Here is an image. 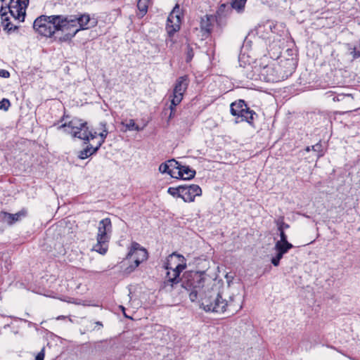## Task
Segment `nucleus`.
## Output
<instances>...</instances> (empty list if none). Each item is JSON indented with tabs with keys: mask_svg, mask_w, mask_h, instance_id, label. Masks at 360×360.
Returning <instances> with one entry per match:
<instances>
[{
	"mask_svg": "<svg viewBox=\"0 0 360 360\" xmlns=\"http://www.w3.org/2000/svg\"><path fill=\"white\" fill-rule=\"evenodd\" d=\"M235 117H236L235 120L236 123L247 122L248 124L252 126L255 118L257 117V115L254 110H250V108L247 105L245 108H243L241 112H238V115H236Z\"/></svg>",
	"mask_w": 360,
	"mask_h": 360,
	"instance_id": "13",
	"label": "nucleus"
},
{
	"mask_svg": "<svg viewBox=\"0 0 360 360\" xmlns=\"http://www.w3.org/2000/svg\"><path fill=\"white\" fill-rule=\"evenodd\" d=\"M306 150L307 151H309L310 150V147L309 146L307 147Z\"/></svg>",
	"mask_w": 360,
	"mask_h": 360,
	"instance_id": "44",
	"label": "nucleus"
},
{
	"mask_svg": "<svg viewBox=\"0 0 360 360\" xmlns=\"http://www.w3.org/2000/svg\"><path fill=\"white\" fill-rule=\"evenodd\" d=\"M64 21L65 34L58 37L60 41H70L79 31L87 30L95 24V22H91L87 13L64 16Z\"/></svg>",
	"mask_w": 360,
	"mask_h": 360,
	"instance_id": "2",
	"label": "nucleus"
},
{
	"mask_svg": "<svg viewBox=\"0 0 360 360\" xmlns=\"http://www.w3.org/2000/svg\"><path fill=\"white\" fill-rule=\"evenodd\" d=\"M64 15H41L33 22L34 30L39 34L50 37L56 32L65 34Z\"/></svg>",
	"mask_w": 360,
	"mask_h": 360,
	"instance_id": "3",
	"label": "nucleus"
},
{
	"mask_svg": "<svg viewBox=\"0 0 360 360\" xmlns=\"http://www.w3.org/2000/svg\"><path fill=\"white\" fill-rule=\"evenodd\" d=\"M276 224L278 226V231H281V230H283L284 231V229H288L290 226L288 224L285 223L283 221V219H278L277 221H276Z\"/></svg>",
	"mask_w": 360,
	"mask_h": 360,
	"instance_id": "31",
	"label": "nucleus"
},
{
	"mask_svg": "<svg viewBox=\"0 0 360 360\" xmlns=\"http://www.w3.org/2000/svg\"><path fill=\"white\" fill-rule=\"evenodd\" d=\"M4 221L9 225H12L15 222L19 221L22 217L26 215V211L21 210L15 214H10L8 212H3Z\"/></svg>",
	"mask_w": 360,
	"mask_h": 360,
	"instance_id": "17",
	"label": "nucleus"
},
{
	"mask_svg": "<svg viewBox=\"0 0 360 360\" xmlns=\"http://www.w3.org/2000/svg\"><path fill=\"white\" fill-rule=\"evenodd\" d=\"M96 324L97 326H103V324H102V323H101V321H96Z\"/></svg>",
	"mask_w": 360,
	"mask_h": 360,
	"instance_id": "42",
	"label": "nucleus"
},
{
	"mask_svg": "<svg viewBox=\"0 0 360 360\" xmlns=\"http://www.w3.org/2000/svg\"><path fill=\"white\" fill-rule=\"evenodd\" d=\"M194 56V52L193 48L188 44L186 49V62L189 63L192 60Z\"/></svg>",
	"mask_w": 360,
	"mask_h": 360,
	"instance_id": "29",
	"label": "nucleus"
},
{
	"mask_svg": "<svg viewBox=\"0 0 360 360\" xmlns=\"http://www.w3.org/2000/svg\"><path fill=\"white\" fill-rule=\"evenodd\" d=\"M176 106V105H174L172 104V99H171V105L169 106L170 113L169 115V119H172L174 116L175 111H176V109H175Z\"/></svg>",
	"mask_w": 360,
	"mask_h": 360,
	"instance_id": "35",
	"label": "nucleus"
},
{
	"mask_svg": "<svg viewBox=\"0 0 360 360\" xmlns=\"http://www.w3.org/2000/svg\"><path fill=\"white\" fill-rule=\"evenodd\" d=\"M63 129L65 132L71 134L73 137L89 141L90 139L96 138L98 134L89 129L87 122L77 117L72 118L68 122H65L58 127Z\"/></svg>",
	"mask_w": 360,
	"mask_h": 360,
	"instance_id": "4",
	"label": "nucleus"
},
{
	"mask_svg": "<svg viewBox=\"0 0 360 360\" xmlns=\"http://www.w3.org/2000/svg\"><path fill=\"white\" fill-rule=\"evenodd\" d=\"M293 70H294V68H292V69L290 70V75L292 74V72L293 71Z\"/></svg>",
	"mask_w": 360,
	"mask_h": 360,
	"instance_id": "43",
	"label": "nucleus"
},
{
	"mask_svg": "<svg viewBox=\"0 0 360 360\" xmlns=\"http://www.w3.org/2000/svg\"><path fill=\"white\" fill-rule=\"evenodd\" d=\"M312 150L317 153L318 158L323 155V146L321 143H317L316 144L311 146Z\"/></svg>",
	"mask_w": 360,
	"mask_h": 360,
	"instance_id": "30",
	"label": "nucleus"
},
{
	"mask_svg": "<svg viewBox=\"0 0 360 360\" xmlns=\"http://www.w3.org/2000/svg\"><path fill=\"white\" fill-rule=\"evenodd\" d=\"M200 27L202 30H204L207 32H210L211 31L212 25L210 23V17L206 15L205 18H202L200 22Z\"/></svg>",
	"mask_w": 360,
	"mask_h": 360,
	"instance_id": "24",
	"label": "nucleus"
},
{
	"mask_svg": "<svg viewBox=\"0 0 360 360\" xmlns=\"http://www.w3.org/2000/svg\"><path fill=\"white\" fill-rule=\"evenodd\" d=\"M247 105L245 101L241 99L233 102L230 105L231 114L234 117L236 116V115H238V112H241L243 108H245Z\"/></svg>",
	"mask_w": 360,
	"mask_h": 360,
	"instance_id": "19",
	"label": "nucleus"
},
{
	"mask_svg": "<svg viewBox=\"0 0 360 360\" xmlns=\"http://www.w3.org/2000/svg\"><path fill=\"white\" fill-rule=\"evenodd\" d=\"M29 0H11L8 9L11 15L20 22H23Z\"/></svg>",
	"mask_w": 360,
	"mask_h": 360,
	"instance_id": "10",
	"label": "nucleus"
},
{
	"mask_svg": "<svg viewBox=\"0 0 360 360\" xmlns=\"http://www.w3.org/2000/svg\"><path fill=\"white\" fill-rule=\"evenodd\" d=\"M200 305L205 311L217 314H222L226 311L232 314L234 311H238L241 308L240 304L235 305L232 297L227 301L222 297L220 293L214 290L209 291L201 297Z\"/></svg>",
	"mask_w": 360,
	"mask_h": 360,
	"instance_id": "1",
	"label": "nucleus"
},
{
	"mask_svg": "<svg viewBox=\"0 0 360 360\" xmlns=\"http://www.w3.org/2000/svg\"><path fill=\"white\" fill-rule=\"evenodd\" d=\"M181 189L182 185L179 186L177 187H169L167 189V193L172 195L173 197H177L181 198Z\"/></svg>",
	"mask_w": 360,
	"mask_h": 360,
	"instance_id": "25",
	"label": "nucleus"
},
{
	"mask_svg": "<svg viewBox=\"0 0 360 360\" xmlns=\"http://www.w3.org/2000/svg\"><path fill=\"white\" fill-rule=\"evenodd\" d=\"M112 232V223L109 218H105L100 221L96 236L97 243L93 250L101 255L105 254L108 250V243Z\"/></svg>",
	"mask_w": 360,
	"mask_h": 360,
	"instance_id": "7",
	"label": "nucleus"
},
{
	"mask_svg": "<svg viewBox=\"0 0 360 360\" xmlns=\"http://www.w3.org/2000/svg\"><path fill=\"white\" fill-rule=\"evenodd\" d=\"M11 103L8 99L4 98L1 101H0V109H4L7 110L10 106Z\"/></svg>",
	"mask_w": 360,
	"mask_h": 360,
	"instance_id": "32",
	"label": "nucleus"
},
{
	"mask_svg": "<svg viewBox=\"0 0 360 360\" xmlns=\"http://www.w3.org/2000/svg\"><path fill=\"white\" fill-rule=\"evenodd\" d=\"M247 0H234L231 4L233 8L236 9L238 12L243 10Z\"/></svg>",
	"mask_w": 360,
	"mask_h": 360,
	"instance_id": "27",
	"label": "nucleus"
},
{
	"mask_svg": "<svg viewBox=\"0 0 360 360\" xmlns=\"http://www.w3.org/2000/svg\"><path fill=\"white\" fill-rule=\"evenodd\" d=\"M280 232V240H278L277 242H280V243H289L288 241V239H287V236L286 234L285 233L284 231L283 230H281V231H278Z\"/></svg>",
	"mask_w": 360,
	"mask_h": 360,
	"instance_id": "33",
	"label": "nucleus"
},
{
	"mask_svg": "<svg viewBox=\"0 0 360 360\" xmlns=\"http://www.w3.org/2000/svg\"><path fill=\"white\" fill-rule=\"evenodd\" d=\"M350 54L352 55L353 59H356L360 57V51H357L356 48L352 49Z\"/></svg>",
	"mask_w": 360,
	"mask_h": 360,
	"instance_id": "34",
	"label": "nucleus"
},
{
	"mask_svg": "<svg viewBox=\"0 0 360 360\" xmlns=\"http://www.w3.org/2000/svg\"><path fill=\"white\" fill-rule=\"evenodd\" d=\"M292 247V245L290 243L276 242L274 246V249L276 250V252H281L284 255L288 252V251Z\"/></svg>",
	"mask_w": 360,
	"mask_h": 360,
	"instance_id": "22",
	"label": "nucleus"
},
{
	"mask_svg": "<svg viewBox=\"0 0 360 360\" xmlns=\"http://www.w3.org/2000/svg\"><path fill=\"white\" fill-rule=\"evenodd\" d=\"M135 124L136 123L134 120H129V122L126 124V127L129 130H133Z\"/></svg>",
	"mask_w": 360,
	"mask_h": 360,
	"instance_id": "36",
	"label": "nucleus"
},
{
	"mask_svg": "<svg viewBox=\"0 0 360 360\" xmlns=\"http://www.w3.org/2000/svg\"><path fill=\"white\" fill-rule=\"evenodd\" d=\"M195 171L190 168L188 165H181L179 170L176 172V179H182L184 180H190L194 178Z\"/></svg>",
	"mask_w": 360,
	"mask_h": 360,
	"instance_id": "16",
	"label": "nucleus"
},
{
	"mask_svg": "<svg viewBox=\"0 0 360 360\" xmlns=\"http://www.w3.org/2000/svg\"><path fill=\"white\" fill-rule=\"evenodd\" d=\"M138 9L141 16H143L148 11V4L146 0H139L137 4Z\"/></svg>",
	"mask_w": 360,
	"mask_h": 360,
	"instance_id": "26",
	"label": "nucleus"
},
{
	"mask_svg": "<svg viewBox=\"0 0 360 360\" xmlns=\"http://www.w3.org/2000/svg\"><path fill=\"white\" fill-rule=\"evenodd\" d=\"M281 66H278V68H275L272 66L266 65L264 68L262 74L263 75H265L264 79L266 80V82H278L281 79H284L285 77H288V75H274V72H278L280 71Z\"/></svg>",
	"mask_w": 360,
	"mask_h": 360,
	"instance_id": "14",
	"label": "nucleus"
},
{
	"mask_svg": "<svg viewBox=\"0 0 360 360\" xmlns=\"http://www.w3.org/2000/svg\"><path fill=\"white\" fill-rule=\"evenodd\" d=\"M205 281L204 272L191 271L186 273L182 286L189 292V298L192 302L197 300L198 295H201Z\"/></svg>",
	"mask_w": 360,
	"mask_h": 360,
	"instance_id": "6",
	"label": "nucleus"
},
{
	"mask_svg": "<svg viewBox=\"0 0 360 360\" xmlns=\"http://www.w3.org/2000/svg\"><path fill=\"white\" fill-rule=\"evenodd\" d=\"M0 77L8 78L10 77V73L8 70L0 69Z\"/></svg>",
	"mask_w": 360,
	"mask_h": 360,
	"instance_id": "37",
	"label": "nucleus"
},
{
	"mask_svg": "<svg viewBox=\"0 0 360 360\" xmlns=\"http://www.w3.org/2000/svg\"><path fill=\"white\" fill-rule=\"evenodd\" d=\"M188 84L189 80L187 75L179 77L176 80L172 94L170 96L173 105H178L181 102Z\"/></svg>",
	"mask_w": 360,
	"mask_h": 360,
	"instance_id": "9",
	"label": "nucleus"
},
{
	"mask_svg": "<svg viewBox=\"0 0 360 360\" xmlns=\"http://www.w3.org/2000/svg\"><path fill=\"white\" fill-rule=\"evenodd\" d=\"M202 194V190L198 185H182L181 198L186 202H193L196 196Z\"/></svg>",
	"mask_w": 360,
	"mask_h": 360,
	"instance_id": "12",
	"label": "nucleus"
},
{
	"mask_svg": "<svg viewBox=\"0 0 360 360\" xmlns=\"http://www.w3.org/2000/svg\"><path fill=\"white\" fill-rule=\"evenodd\" d=\"M184 260V256L176 253H172L168 257L165 266L168 270L165 281V285L173 287L174 284L179 282V275L186 266Z\"/></svg>",
	"mask_w": 360,
	"mask_h": 360,
	"instance_id": "5",
	"label": "nucleus"
},
{
	"mask_svg": "<svg viewBox=\"0 0 360 360\" xmlns=\"http://www.w3.org/2000/svg\"><path fill=\"white\" fill-rule=\"evenodd\" d=\"M272 264L275 266H278L279 265V263H280V260H278V259H276L275 257H273L271 258V260Z\"/></svg>",
	"mask_w": 360,
	"mask_h": 360,
	"instance_id": "39",
	"label": "nucleus"
},
{
	"mask_svg": "<svg viewBox=\"0 0 360 360\" xmlns=\"http://www.w3.org/2000/svg\"><path fill=\"white\" fill-rule=\"evenodd\" d=\"M292 63V60H288L287 61V63Z\"/></svg>",
	"mask_w": 360,
	"mask_h": 360,
	"instance_id": "45",
	"label": "nucleus"
},
{
	"mask_svg": "<svg viewBox=\"0 0 360 360\" xmlns=\"http://www.w3.org/2000/svg\"><path fill=\"white\" fill-rule=\"evenodd\" d=\"M4 8L1 9V18L3 26L4 27V30H6L8 32H14L18 30V25H13L9 20V17L8 16V13L6 11L3 12Z\"/></svg>",
	"mask_w": 360,
	"mask_h": 360,
	"instance_id": "18",
	"label": "nucleus"
},
{
	"mask_svg": "<svg viewBox=\"0 0 360 360\" xmlns=\"http://www.w3.org/2000/svg\"><path fill=\"white\" fill-rule=\"evenodd\" d=\"M133 130L139 131L142 130V128H140L138 125L135 124V127Z\"/></svg>",
	"mask_w": 360,
	"mask_h": 360,
	"instance_id": "41",
	"label": "nucleus"
},
{
	"mask_svg": "<svg viewBox=\"0 0 360 360\" xmlns=\"http://www.w3.org/2000/svg\"><path fill=\"white\" fill-rule=\"evenodd\" d=\"M283 254L281 253V252H277V254L275 256V257L276 259H278V260H281L282 258H283Z\"/></svg>",
	"mask_w": 360,
	"mask_h": 360,
	"instance_id": "40",
	"label": "nucleus"
},
{
	"mask_svg": "<svg viewBox=\"0 0 360 360\" xmlns=\"http://www.w3.org/2000/svg\"><path fill=\"white\" fill-rule=\"evenodd\" d=\"M44 349L37 354L36 356L35 360H44Z\"/></svg>",
	"mask_w": 360,
	"mask_h": 360,
	"instance_id": "38",
	"label": "nucleus"
},
{
	"mask_svg": "<svg viewBox=\"0 0 360 360\" xmlns=\"http://www.w3.org/2000/svg\"><path fill=\"white\" fill-rule=\"evenodd\" d=\"M181 25V18L179 13V6L176 4L167 18V31L169 36L173 35L179 30Z\"/></svg>",
	"mask_w": 360,
	"mask_h": 360,
	"instance_id": "11",
	"label": "nucleus"
},
{
	"mask_svg": "<svg viewBox=\"0 0 360 360\" xmlns=\"http://www.w3.org/2000/svg\"><path fill=\"white\" fill-rule=\"evenodd\" d=\"M147 258L148 252L146 250L141 247L139 243L134 242L131 244V248L130 251L127 255V259L131 260L133 264L127 266L124 270V273L126 274H131L137 266H139L141 262L146 260Z\"/></svg>",
	"mask_w": 360,
	"mask_h": 360,
	"instance_id": "8",
	"label": "nucleus"
},
{
	"mask_svg": "<svg viewBox=\"0 0 360 360\" xmlns=\"http://www.w3.org/2000/svg\"><path fill=\"white\" fill-rule=\"evenodd\" d=\"M326 94L328 98H331L333 101L343 102L345 104H350L354 100L353 96L350 94L328 91Z\"/></svg>",
	"mask_w": 360,
	"mask_h": 360,
	"instance_id": "15",
	"label": "nucleus"
},
{
	"mask_svg": "<svg viewBox=\"0 0 360 360\" xmlns=\"http://www.w3.org/2000/svg\"><path fill=\"white\" fill-rule=\"evenodd\" d=\"M96 152L97 151H94V147H93L91 144H89L86 148L79 151L78 158L79 159L84 160Z\"/></svg>",
	"mask_w": 360,
	"mask_h": 360,
	"instance_id": "21",
	"label": "nucleus"
},
{
	"mask_svg": "<svg viewBox=\"0 0 360 360\" xmlns=\"http://www.w3.org/2000/svg\"><path fill=\"white\" fill-rule=\"evenodd\" d=\"M100 125L101 127L102 131L98 134L100 139L96 146L94 147V151H97L100 148L102 144L105 142V139L108 134V131L106 128V123L101 122Z\"/></svg>",
	"mask_w": 360,
	"mask_h": 360,
	"instance_id": "20",
	"label": "nucleus"
},
{
	"mask_svg": "<svg viewBox=\"0 0 360 360\" xmlns=\"http://www.w3.org/2000/svg\"><path fill=\"white\" fill-rule=\"evenodd\" d=\"M169 168L167 162H163L159 166V171L160 173H167L169 174L172 178L177 177L176 175V172L169 171Z\"/></svg>",
	"mask_w": 360,
	"mask_h": 360,
	"instance_id": "23",
	"label": "nucleus"
},
{
	"mask_svg": "<svg viewBox=\"0 0 360 360\" xmlns=\"http://www.w3.org/2000/svg\"><path fill=\"white\" fill-rule=\"evenodd\" d=\"M167 162L169 168V170L172 172H177L179 170V168L181 165L174 159L168 160Z\"/></svg>",
	"mask_w": 360,
	"mask_h": 360,
	"instance_id": "28",
	"label": "nucleus"
}]
</instances>
